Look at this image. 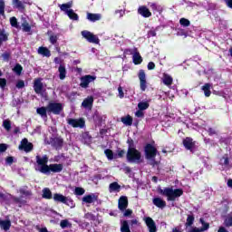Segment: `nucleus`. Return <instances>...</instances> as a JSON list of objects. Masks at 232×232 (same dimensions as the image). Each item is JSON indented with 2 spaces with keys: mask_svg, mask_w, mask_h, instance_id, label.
Masks as SVG:
<instances>
[{
  "mask_svg": "<svg viewBox=\"0 0 232 232\" xmlns=\"http://www.w3.org/2000/svg\"><path fill=\"white\" fill-rule=\"evenodd\" d=\"M65 198H66V197L61 193H55L53 196V200L54 202H60L61 204L64 203Z\"/></svg>",
  "mask_w": 232,
  "mask_h": 232,
  "instance_id": "c756f323",
  "label": "nucleus"
},
{
  "mask_svg": "<svg viewBox=\"0 0 232 232\" xmlns=\"http://www.w3.org/2000/svg\"><path fill=\"white\" fill-rule=\"evenodd\" d=\"M138 78L140 80V89L141 92H146L148 88V81L146 80V72L144 70H140L138 72Z\"/></svg>",
  "mask_w": 232,
  "mask_h": 232,
  "instance_id": "9d476101",
  "label": "nucleus"
},
{
  "mask_svg": "<svg viewBox=\"0 0 232 232\" xmlns=\"http://www.w3.org/2000/svg\"><path fill=\"white\" fill-rule=\"evenodd\" d=\"M10 226H12V223L10 222V220L0 221V227L1 229H4V231H8V229H10Z\"/></svg>",
  "mask_w": 232,
  "mask_h": 232,
  "instance_id": "72a5a7b5",
  "label": "nucleus"
},
{
  "mask_svg": "<svg viewBox=\"0 0 232 232\" xmlns=\"http://www.w3.org/2000/svg\"><path fill=\"white\" fill-rule=\"evenodd\" d=\"M10 24L13 26V28H20L19 24L17 23V18H15V16L10 18Z\"/></svg>",
  "mask_w": 232,
  "mask_h": 232,
  "instance_id": "49530a36",
  "label": "nucleus"
},
{
  "mask_svg": "<svg viewBox=\"0 0 232 232\" xmlns=\"http://www.w3.org/2000/svg\"><path fill=\"white\" fill-rule=\"evenodd\" d=\"M193 222H195V218L193 216H188L186 227H188L189 226H193Z\"/></svg>",
  "mask_w": 232,
  "mask_h": 232,
  "instance_id": "8fccbe9b",
  "label": "nucleus"
},
{
  "mask_svg": "<svg viewBox=\"0 0 232 232\" xmlns=\"http://www.w3.org/2000/svg\"><path fill=\"white\" fill-rule=\"evenodd\" d=\"M82 106L85 110H92V108H93V96H88L84 99L82 102Z\"/></svg>",
  "mask_w": 232,
  "mask_h": 232,
  "instance_id": "2eb2a0df",
  "label": "nucleus"
},
{
  "mask_svg": "<svg viewBox=\"0 0 232 232\" xmlns=\"http://www.w3.org/2000/svg\"><path fill=\"white\" fill-rule=\"evenodd\" d=\"M13 72H14V73H16V75H20L21 72H23V66H21V64L17 63L14 67Z\"/></svg>",
  "mask_w": 232,
  "mask_h": 232,
  "instance_id": "09e8293b",
  "label": "nucleus"
},
{
  "mask_svg": "<svg viewBox=\"0 0 232 232\" xmlns=\"http://www.w3.org/2000/svg\"><path fill=\"white\" fill-rule=\"evenodd\" d=\"M93 121L95 126H101L102 124V114L99 111H95L93 114Z\"/></svg>",
  "mask_w": 232,
  "mask_h": 232,
  "instance_id": "a878e982",
  "label": "nucleus"
},
{
  "mask_svg": "<svg viewBox=\"0 0 232 232\" xmlns=\"http://www.w3.org/2000/svg\"><path fill=\"white\" fill-rule=\"evenodd\" d=\"M132 61L134 64H140L142 63V56L137 52L132 54Z\"/></svg>",
  "mask_w": 232,
  "mask_h": 232,
  "instance_id": "e433bc0d",
  "label": "nucleus"
},
{
  "mask_svg": "<svg viewBox=\"0 0 232 232\" xmlns=\"http://www.w3.org/2000/svg\"><path fill=\"white\" fill-rule=\"evenodd\" d=\"M220 164L222 166H227V164H229V159H227V156H224L221 160H220Z\"/></svg>",
  "mask_w": 232,
  "mask_h": 232,
  "instance_id": "864d4df0",
  "label": "nucleus"
},
{
  "mask_svg": "<svg viewBox=\"0 0 232 232\" xmlns=\"http://www.w3.org/2000/svg\"><path fill=\"white\" fill-rule=\"evenodd\" d=\"M160 195H162L163 197H167V200L169 202H173L179 198V197H182L184 194V191L182 188H173V187H168L163 188H159Z\"/></svg>",
  "mask_w": 232,
  "mask_h": 232,
  "instance_id": "f257e3e1",
  "label": "nucleus"
},
{
  "mask_svg": "<svg viewBox=\"0 0 232 232\" xmlns=\"http://www.w3.org/2000/svg\"><path fill=\"white\" fill-rule=\"evenodd\" d=\"M83 204H93V202H97V195L89 194L82 198Z\"/></svg>",
  "mask_w": 232,
  "mask_h": 232,
  "instance_id": "f3484780",
  "label": "nucleus"
},
{
  "mask_svg": "<svg viewBox=\"0 0 232 232\" xmlns=\"http://www.w3.org/2000/svg\"><path fill=\"white\" fill-rule=\"evenodd\" d=\"M130 226H140L139 219L134 218L130 220Z\"/></svg>",
  "mask_w": 232,
  "mask_h": 232,
  "instance_id": "338daca9",
  "label": "nucleus"
},
{
  "mask_svg": "<svg viewBox=\"0 0 232 232\" xmlns=\"http://www.w3.org/2000/svg\"><path fill=\"white\" fill-rule=\"evenodd\" d=\"M60 226L62 229H66V227H72V223L68 219H63L60 222Z\"/></svg>",
  "mask_w": 232,
  "mask_h": 232,
  "instance_id": "37998d69",
  "label": "nucleus"
},
{
  "mask_svg": "<svg viewBox=\"0 0 232 232\" xmlns=\"http://www.w3.org/2000/svg\"><path fill=\"white\" fill-rule=\"evenodd\" d=\"M19 193L21 195V198H14V202L19 206V208H22V206H24L26 204V197H29L30 191H28V188L26 187H23L19 189Z\"/></svg>",
  "mask_w": 232,
  "mask_h": 232,
  "instance_id": "423d86ee",
  "label": "nucleus"
},
{
  "mask_svg": "<svg viewBox=\"0 0 232 232\" xmlns=\"http://www.w3.org/2000/svg\"><path fill=\"white\" fill-rule=\"evenodd\" d=\"M155 157H157V149L151 144H147L145 147V159L151 164L155 166Z\"/></svg>",
  "mask_w": 232,
  "mask_h": 232,
  "instance_id": "39448f33",
  "label": "nucleus"
},
{
  "mask_svg": "<svg viewBox=\"0 0 232 232\" xmlns=\"http://www.w3.org/2000/svg\"><path fill=\"white\" fill-rule=\"evenodd\" d=\"M8 40V35L4 30H0V46L3 44V42Z\"/></svg>",
  "mask_w": 232,
  "mask_h": 232,
  "instance_id": "a18cd8bd",
  "label": "nucleus"
},
{
  "mask_svg": "<svg viewBox=\"0 0 232 232\" xmlns=\"http://www.w3.org/2000/svg\"><path fill=\"white\" fill-rule=\"evenodd\" d=\"M24 86V81L19 80L16 82V88H18V90H21Z\"/></svg>",
  "mask_w": 232,
  "mask_h": 232,
  "instance_id": "4d7b16f0",
  "label": "nucleus"
},
{
  "mask_svg": "<svg viewBox=\"0 0 232 232\" xmlns=\"http://www.w3.org/2000/svg\"><path fill=\"white\" fill-rule=\"evenodd\" d=\"M67 122L72 128H83L85 126L84 119H68Z\"/></svg>",
  "mask_w": 232,
  "mask_h": 232,
  "instance_id": "9b49d317",
  "label": "nucleus"
},
{
  "mask_svg": "<svg viewBox=\"0 0 232 232\" xmlns=\"http://www.w3.org/2000/svg\"><path fill=\"white\" fill-rule=\"evenodd\" d=\"M157 35V30L156 29H151L148 33V37H155Z\"/></svg>",
  "mask_w": 232,
  "mask_h": 232,
  "instance_id": "13d9d810",
  "label": "nucleus"
},
{
  "mask_svg": "<svg viewBox=\"0 0 232 232\" xmlns=\"http://www.w3.org/2000/svg\"><path fill=\"white\" fill-rule=\"evenodd\" d=\"M104 153L109 160H113V159L124 157V153L126 152H124V150H119L118 153L114 155L111 150L107 149Z\"/></svg>",
  "mask_w": 232,
  "mask_h": 232,
  "instance_id": "ddd939ff",
  "label": "nucleus"
},
{
  "mask_svg": "<svg viewBox=\"0 0 232 232\" xmlns=\"http://www.w3.org/2000/svg\"><path fill=\"white\" fill-rule=\"evenodd\" d=\"M57 35H51L49 38V41L51 43V44H55V43H57Z\"/></svg>",
  "mask_w": 232,
  "mask_h": 232,
  "instance_id": "6e6d98bb",
  "label": "nucleus"
},
{
  "mask_svg": "<svg viewBox=\"0 0 232 232\" xmlns=\"http://www.w3.org/2000/svg\"><path fill=\"white\" fill-rule=\"evenodd\" d=\"M199 224H201V227L198 229L201 232L208 231V229H209V223L207 222L203 218L199 219Z\"/></svg>",
  "mask_w": 232,
  "mask_h": 232,
  "instance_id": "7c9ffc66",
  "label": "nucleus"
},
{
  "mask_svg": "<svg viewBox=\"0 0 232 232\" xmlns=\"http://www.w3.org/2000/svg\"><path fill=\"white\" fill-rule=\"evenodd\" d=\"M34 148V145L30 142H28L27 139H24L21 141V144L19 145V150H24V151H32V149Z\"/></svg>",
  "mask_w": 232,
  "mask_h": 232,
  "instance_id": "4468645a",
  "label": "nucleus"
},
{
  "mask_svg": "<svg viewBox=\"0 0 232 232\" xmlns=\"http://www.w3.org/2000/svg\"><path fill=\"white\" fill-rule=\"evenodd\" d=\"M161 81L165 86H171L173 84V77L168 73H163Z\"/></svg>",
  "mask_w": 232,
  "mask_h": 232,
  "instance_id": "412c9836",
  "label": "nucleus"
},
{
  "mask_svg": "<svg viewBox=\"0 0 232 232\" xmlns=\"http://www.w3.org/2000/svg\"><path fill=\"white\" fill-rule=\"evenodd\" d=\"M6 86V79L0 78V88L4 89Z\"/></svg>",
  "mask_w": 232,
  "mask_h": 232,
  "instance_id": "bf43d9fd",
  "label": "nucleus"
},
{
  "mask_svg": "<svg viewBox=\"0 0 232 232\" xmlns=\"http://www.w3.org/2000/svg\"><path fill=\"white\" fill-rule=\"evenodd\" d=\"M59 79L64 81L66 79V66L64 64H60L58 67Z\"/></svg>",
  "mask_w": 232,
  "mask_h": 232,
  "instance_id": "4be33fe9",
  "label": "nucleus"
},
{
  "mask_svg": "<svg viewBox=\"0 0 232 232\" xmlns=\"http://www.w3.org/2000/svg\"><path fill=\"white\" fill-rule=\"evenodd\" d=\"M133 214V210H131V209H126L125 211H124V213H123V216L124 217H130V215H132Z\"/></svg>",
  "mask_w": 232,
  "mask_h": 232,
  "instance_id": "052dcab7",
  "label": "nucleus"
},
{
  "mask_svg": "<svg viewBox=\"0 0 232 232\" xmlns=\"http://www.w3.org/2000/svg\"><path fill=\"white\" fill-rule=\"evenodd\" d=\"M43 198L50 200L52 198V191L49 188L43 189Z\"/></svg>",
  "mask_w": 232,
  "mask_h": 232,
  "instance_id": "79ce46f5",
  "label": "nucleus"
},
{
  "mask_svg": "<svg viewBox=\"0 0 232 232\" xmlns=\"http://www.w3.org/2000/svg\"><path fill=\"white\" fill-rule=\"evenodd\" d=\"M0 15L5 16V0H0Z\"/></svg>",
  "mask_w": 232,
  "mask_h": 232,
  "instance_id": "603ef678",
  "label": "nucleus"
},
{
  "mask_svg": "<svg viewBox=\"0 0 232 232\" xmlns=\"http://www.w3.org/2000/svg\"><path fill=\"white\" fill-rule=\"evenodd\" d=\"M118 97H120V99H124V90L122 89V87H118Z\"/></svg>",
  "mask_w": 232,
  "mask_h": 232,
  "instance_id": "5fc2aeb1",
  "label": "nucleus"
},
{
  "mask_svg": "<svg viewBox=\"0 0 232 232\" xmlns=\"http://www.w3.org/2000/svg\"><path fill=\"white\" fill-rule=\"evenodd\" d=\"M3 127L6 131H10V130H12V122L10 121V120H5L3 121Z\"/></svg>",
  "mask_w": 232,
  "mask_h": 232,
  "instance_id": "c03bdc74",
  "label": "nucleus"
},
{
  "mask_svg": "<svg viewBox=\"0 0 232 232\" xmlns=\"http://www.w3.org/2000/svg\"><path fill=\"white\" fill-rule=\"evenodd\" d=\"M152 202L156 208H160V209H163V208L166 206V201H164V199L161 198H154Z\"/></svg>",
  "mask_w": 232,
  "mask_h": 232,
  "instance_id": "393cba45",
  "label": "nucleus"
},
{
  "mask_svg": "<svg viewBox=\"0 0 232 232\" xmlns=\"http://www.w3.org/2000/svg\"><path fill=\"white\" fill-rule=\"evenodd\" d=\"M14 8L18 10H23L24 8V4L21 0H13Z\"/></svg>",
  "mask_w": 232,
  "mask_h": 232,
  "instance_id": "ea45409f",
  "label": "nucleus"
},
{
  "mask_svg": "<svg viewBox=\"0 0 232 232\" xmlns=\"http://www.w3.org/2000/svg\"><path fill=\"white\" fill-rule=\"evenodd\" d=\"M149 6H150V8H151L152 10H157V8H158L157 4H155V3H150V4H149Z\"/></svg>",
  "mask_w": 232,
  "mask_h": 232,
  "instance_id": "774afa93",
  "label": "nucleus"
},
{
  "mask_svg": "<svg viewBox=\"0 0 232 232\" xmlns=\"http://www.w3.org/2000/svg\"><path fill=\"white\" fill-rule=\"evenodd\" d=\"M38 53L40 55H43L44 57H50V55H52V53H50V50H48V48L46 47L38 48Z\"/></svg>",
  "mask_w": 232,
  "mask_h": 232,
  "instance_id": "473e14b6",
  "label": "nucleus"
},
{
  "mask_svg": "<svg viewBox=\"0 0 232 232\" xmlns=\"http://www.w3.org/2000/svg\"><path fill=\"white\" fill-rule=\"evenodd\" d=\"M143 220L149 229V232H157V224H155L153 218L146 217L143 218Z\"/></svg>",
  "mask_w": 232,
  "mask_h": 232,
  "instance_id": "f8f14e48",
  "label": "nucleus"
},
{
  "mask_svg": "<svg viewBox=\"0 0 232 232\" xmlns=\"http://www.w3.org/2000/svg\"><path fill=\"white\" fill-rule=\"evenodd\" d=\"M118 208L121 211H125L126 208H128V198L121 196L119 199Z\"/></svg>",
  "mask_w": 232,
  "mask_h": 232,
  "instance_id": "a211bd4d",
  "label": "nucleus"
},
{
  "mask_svg": "<svg viewBox=\"0 0 232 232\" xmlns=\"http://www.w3.org/2000/svg\"><path fill=\"white\" fill-rule=\"evenodd\" d=\"M211 88H213V85L211 83H205L201 90L204 92L205 97H210L211 96Z\"/></svg>",
  "mask_w": 232,
  "mask_h": 232,
  "instance_id": "b1692460",
  "label": "nucleus"
},
{
  "mask_svg": "<svg viewBox=\"0 0 232 232\" xmlns=\"http://www.w3.org/2000/svg\"><path fill=\"white\" fill-rule=\"evenodd\" d=\"M87 19L92 23H95L96 21H101V19H102V14L88 13Z\"/></svg>",
  "mask_w": 232,
  "mask_h": 232,
  "instance_id": "5701e85b",
  "label": "nucleus"
},
{
  "mask_svg": "<svg viewBox=\"0 0 232 232\" xmlns=\"http://www.w3.org/2000/svg\"><path fill=\"white\" fill-rule=\"evenodd\" d=\"M2 57L4 59V61H8L10 59V53H4L2 54Z\"/></svg>",
  "mask_w": 232,
  "mask_h": 232,
  "instance_id": "680f3d73",
  "label": "nucleus"
},
{
  "mask_svg": "<svg viewBox=\"0 0 232 232\" xmlns=\"http://www.w3.org/2000/svg\"><path fill=\"white\" fill-rule=\"evenodd\" d=\"M135 116L139 118L144 117V112L139 109V111H136Z\"/></svg>",
  "mask_w": 232,
  "mask_h": 232,
  "instance_id": "e2e57ef3",
  "label": "nucleus"
},
{
  "mask_svg": "<svg viewBox=\"0 0 232 232\" xmlns=\"http://www.w3.org/2000/svg\"><path fill=\"white\" fill-rule=\"evenodd\" d=\"M139 110L144 111L150 108V101H142L138 103Z\"/></svg>",
  "mask_w": 232,
  "mask_h": 232,
  "instance_id": "f704fd0d",
  "label": "nucleus"
},
{
  "mask_svg": "<svg viewBox=\"0 0 232 232\" xmlns=\"http://www.w3.org/2000/svg\"><path fill=\"white\" fill-rule=\"evenodd\" d=\"M183 145L185 146L186 150H190L191 151L193 150V146H195V143L193 142V139L186 138L183 140Z\"/></svg>",
  "mask_w": 232,
  "mask_h": 232,
  "instance_id": "bb28decb",
  "label": "nucleus"
},
{
  "mask_svg": "<svg viewBox=\"0 0 232 232\" xmlns=\"http://www.w3.org/2000/svg\"><path fill=\"white\" fill-rule=\"evenodd\" d=\"M228 8L232 9V0H222Z\"/></svg>",
  "mask_w": 232,
  "mask_h": 232,
  "instance_id": "0e129e2a",
  "label": "nucleus"
},
{
  "mask_svg": "<svg viewBox=\"0 0 232 232\" xmlns=\"http://www.w3.org/2000/svg\"><path fill=\"white\" fill-rule=\"evenodd\" d=\"M179 24L181 26H184L185 28L189 26V24H191V22H189L188 19H186V18H180L179 20Z\"/></svg>",
  "mask_w": 232,
  "mask_h": 232,
  "instance_id": "de8ad7c7",
  "label": "nucleus"
},
{
  "mask_svg": "<svg viewBox=\"0 0 232 232\" xmlns=\"http://www.w3.org/2000/svg\"><path fill=\"white\" fill-rule=\"evenodd\" d=\"M127 160L132 164H140V162H142V154L137 149L130 145L127 152Z\"/></svg>",
  "mask_w": 232,
  "mask_h": 232,
  "instance_id": "f03ea898",
  "label": "nucleus"
},
{
  "mask_svg": "<svg viewBox=\"0 0 232 232\" xmlns=\"http://www.w3.org/2000/svg\"><path fill=\"white\" fill-rule=\"evenodd\" d=\"M224 226H226V227H232V215L228 214L227 216H226L225 220H224Z\"/></svg>",
  "mask_w": 232,
  "mask_h": 232,
  "instance_id": "a19ab883",
  "label": "nucleus"
},
{
  "mask_svg": "<svg viewBox=\"0 0 232 232\" xmlns=\"http://www.w3.org/2000/svg\"><path fill=\"white\" fill-rule=\"evenodd\" d=\"M63 204H65V206H68L69 208H71V209H73V208H75V202L70 197H65Z\"/></svg>",
  "mask_w": 232,
  "mask_h": 232,
  "instance_id": "4c0bfd02",
  "label": "nucleus"
},
{
  "mask_svg": "<svg viewBox=\"0 0 232 232\" xmlns=\"http://www.w3.org/2000/svg\"><path fill=\"white\" fill-rule=\"evenodd\" d=\"M50 171L53 173H61L63 171V165L62 164H51L48 166V174H50Z\"/></svg>",
  "mask_w": 232,
  "mask_h": 232,
  "instance_id": "6ab92c4d",
  "label": "nucleus"
},
{
  "mask_svg": "<svg viewBox=\"0 0 232 232\" xmlns=\"http://www.w3.org/2000/svg\"><path fill=\"white\" fill-rule=\"evenodd\" d=\"M110 193H119L121 191V185L117 182L111 183L109 186Z\"/></svg>",
  "mask_w": 232,
  "mask_h": 232,
  "instance_id": "cd10ccee",
  "label": "nucleus"
},
{
  "mask_svg": "<svg viewBox=\"0 0 232 232\" xmlns=\"http://www.w3.org/2000/svg\"><path fill=\"white\" fill-rule=\"evenodd\" d=\"M72 6H73V2L70 1L66 4L59 5V8L62 12L65 14L69 17V19H72V21H79V14L72 9Z\"/></svg>",
  "mask_w": 232,
  "mask_h": 232,
  "instance_id": "7ed1b4c3",
  "label": "nucleus"
},
{
  "mask_svg": "<svg viewBox=\"0 0 232 232\" xmlns=\"http://www.w3.org/2000/svg\"><path fill=\"white\" fill-rule=\"evenodd\" d=\"M43 80L38 78L34 80V89L35 93H43Z\"/></svg>",
  "mask_w": 232,
  "mask_h": 232,
  "instance_id": "aec40b11",
  "label": "nucleus"
},
{
  "mask_svg": "<svg viewBox=\"0 0 232 232\" xmlns=\"http://www.w3.org/2000/svg\"><path fill=\"white\" fill-rule=\"evenodd\" d=\"M96 79H97V76H95V75L88 74V75L82 76L80 79V81H81V82H80L81 88H84V89L88 88V86H90V83L94 82V81Z\"/></svg>",
  "mask_w": 232,
  "mask_h": 232,
  "instance_id": "6e6552de",
  "label": "nucleus"
},
{
  "mask_svg": "<svg viewBox=\"0 0 232 232\" xmlns=\"http://www.w3.org/2000/svg\"><path fill=\"white\" fill-rule=\"evenodd\" d=\"M74 193H75L76 195H78V196H81V195H84L85 190H84V188H82L77 187V188H75V189H74Z\"/></svg>",
  "mask_w": 232,
  "mask_h": 232,
  "instance_id": "3c124183",
  "label": "nucleus"
},
{
  "mask_svg": "<svg viewBox=\"0 0 232 232\" xmlns=\"http://www.w3.org/2000/svg\"><path fill=\"white\" fill-rule=\"evenodd\" d=\"M138 14L142 17H151V12L146 5H141L138 8Z\"/></svg>",
  "mask_w": 232,
  "mask_h": 232,
  "instance_id": "dca6fc26",
  "label": "nucleus"
},
{
  "mask_svg": "<svg viewBox=\"0 0 232 232\" xmlns=\"http://www.w3.org/2000/svg\"><path fill=\"white\" fill-rule=\"evenodd\" d=\"M48 111V107H40L36 109V112L38 115L42 117V119H48V115L46 114Z\"/></svg>",
  "mask_w": 232,
  "mask_h": 232,
  "instance_id": "c85d7f7f",
  "label": "nucleus"
},
{
  "mask_svg": "<svg viewBox=\"0 0 232 232\" xmlns=\"http://www.w3.org/2000/svg\"><path fill=\"white\" fill-rule=\"evenodd\" d=\"M121 122H123L125 126H131V124H133V118L130 115L124 116L121 118Z\"/></svg>",
  "mask_w": 232,
  "mask_h": 232,
  "instance_id": "c9c22d12",
  "label": "nucleus"
},
{
  "mask_svg": "<svg viewBox=\"0 0 232 232\" xmlns=\"http://www.w3.org/2000/svg\"><path fill=\"white\" fill-rule=\"evenodd\" d=\"M121 232H131V230H130V225H128V221H126V220L121 221Z\"/></svg>",
  "mask_w": 232,
  "mask_h": 232,
  "instance_id": "58836bf2",
  "label": "nucleus"
},
{
  "mask_svg": "<svg viewBox=\"0 0 232 232\" xmlns=\"http://www.w3.org/2000/svg\"><path fill=\"white\" fill-rule=\"evenodd\" d=\"M148 70H155V63L150 62L148 63Z\"/></svg>",
  "mask_w": 232,
  "mask_h": 232,
  "instance_id": "69168bd1",
  "label": "nucleus"
},
{
  "mask_svg": "<svg viewBox=\"0 0 232 232\" xmlns=\"http://www.w3.org/2000/svg\"><path fill=\"white\" fill-rule=\"evenodd\" d=\"M63 103L51 102L47 105V113H53V115H59L63 111Z\"/></svg>",
  "mask_w": 232,
  "mask_h": 232,
  "instance_id": "0eeeda50",
  "label": "nucleus"
},
{
  "mask_svg": "<svg viewBox=\"0 0 232 232\" xmlns=\"http://www.w3.org/2000/svg\"><path fill=\"white\" fill-rule=\"evenodd\" d=\"M36 163L35 170L40 171V173H44V175H48V156H36Z\"/></svg>",
  "mask_w": 232,
  "mask_h": 232,
  "instance_id": "20e7f679",
  "label": "nucleus"
},
{
  "mask_svg": "<svg viewBox=\"0 0 232 232\" xmlns=\"http://www.w3.org/2000/svg\"><path fill=\"white\" fill-rule=\"evenodd\" d=\"M82 37H83V39H86L88 43L99 44V37H97V35L93 34L90 31H82Z\"/></svg>",
  "mask_w": 232,
  "mask_h": 232,
  "instance_id": "1a4fd4ad",
  "label": "nucleus"
},
{
  "mask_svg": "<svg viewBox=\"0 0 232 232\" xmlns=\"http://www.w3.org/2000/svg\"><path fill=\"white\" fill-rule=\"evenodd\" d=\"M22 30L23 32H25L26 34L30 33L32 30V25L28 24V22L24 19H22Z\"/></svg>",
  "mask_w": 232,
  "mask_h": 232,
  "instance_id": "2f4dec72",
  "label": "nucleus"
}]
</instances>
